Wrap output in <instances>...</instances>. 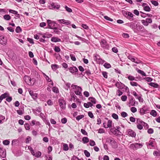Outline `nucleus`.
Returning <instances> with one entry per match:
<instances>
[{"label": "nucleus", "mask_w": 160, "mask_h": 160, "mask_svg": "<svg viewBox=\"0 0 160 160\" xmlns=\"http://www.w3.org/2000/svg\"><path fill=\"white\" fill-rule=\"evenodd\" d=\"M71 87L72 88L74 92L76 95L80 96L82 95V89L81 87L72 84L71 85Z\"/></svg>", "instance_id": "obj_1"}, {"label": "nucleus", "mask_w": 160, "mask_h": 160, "mask_svg": "<svg viewBox=\"0 0 160 160\" xmlns=\"http://www.w3.org/2000/svg\"><path fill=\"white\" fill-rule=\"evenodd\" d=\"M23 79L25 82L29 85H33L35 82V80L34 78H31L28 76H25Z\"/></svg>", "instance_id": "obj_2"}, {"label": "nucleus", "mask_w": 160, "mask_h": 160, "mask_svg": "<svg viewBox=\"0 0 160 160\" xmlns=\"http://www.w3.org/2000/svg\"><path fill=\"white\" fill-rule=\"evenodd\" d=\"M47 22L48 24L49 28L54 29H57V28L54 27L56 23L54 21L48 19L47 20Z\"/></svg>", "instance_id": "obj_3"}, {"label": "nucleus", "mask_w": 160, "mask_h": 160, "mask_svg": "<svg viewBox=\"0 0 160 160\" xmlns=\"http://www.w3.org/2000/svg\"><path fill=\"white\" fill-rule=\"evenodd\" d=\"M101 47L103 48H106L107 49H109V45L107 43L106 41L104 39H102L100 42Z\"/></svg>", "instance_id": "obj_4"}, {"label": "nucleus", "mask_w": 160, "mask_h": 160, "mask_svg": "<svg viewBox=\"0 0 160 160\" xmlns=\"http://www.w3.org/2000/svg\"><path fill=\"white\" fill-rule=\"evenodd\" d=\"M59 105L61 108L63 109L65 108L66 102L62 98L59 99L58 100Z\"/></svg>", "instance_id": "obj_5"}, {"label": "nucleus", "mask_w": 160, "mask_h": 160, "mask_svg": "<svg viewBox=\"0 0 160 160\" xmlns=\"http://www.w3.org/2000/svg\"><path fill=\"white\" fill-rule=\"evenodd\" d=\"M128 58L132 62L137 64L140 63L141 62L140 60H138L137 58L135 59L133 56L131 55H129Z\"/></svg>", "instance_id": "obj_6"}, {"label": "nucleus", "mask_w": 160, "mask_h": 160, "mask_svg": "<svg viewBox=\"0 0 160 160\" xmlns=\"http://www.w3.org/2000/svg\"><path fill=\"white\" fill-rule=\"evenodd\" d=\"M48 7L49 8L51 9H58L60 7V5H59L56 4L54 2H52L50 4V5L48 6Z\"/></svg>", "instance_id": "obj_7"}, {"label": "nucleus", "mask_w": 160, "mask_h": 160, "mask_svg": "<svg viewBox=\"0 0 160 160\" xmlns=\"http://www.w3.org/2000/svg\"><path fill=\"white\" fill-rule=\"evenodd\" d=\"M148 110L147 107L144 106L142 108L140 109V113L141 114L143 115L146 113Z\"/></svg>", "instance_id": "obj_8"}, {"label": "nucleus", "mask_w": 160, "mask_h": 160, "mask_svg": "<svg viewBox=\"0 0 160 160\" xmlns=\"http://www.w3.org/2000/svg\"><path fill=\"white\" fill-rule=\"evenodd\" d=\"M142 120L140 118L137 119V128L139 130H141L143 128V125L141 123Z\"/></svg>", "instance_id": "obj_9"}, {"label": "nucleus", "mask_w": 160, "mask_h": 160, "mask_svg": "<svg viewBox=\"0 0 160 160\" xmlns=\"http://www.w3.org/2000/svg\"><path fill=\"white\" fill-rule=\"evenodd\" d=\"M127 135L132 137H135L136 135L135 132L131 129H128L127 131Z\"/></svg>", "instance_id": "obj_10"}, {"label": "nucleus", "mask_w": 160, "mask_h": 160, "mask_svg": "<svg viewBox=\"0 0 160 160\" xmlns=\"http://www.w3.org/2000/svg\"><path fill=\"white\" fill-rule=\"evenodd\" d=\"M6 154L5 149L0 147V157L4 158L6 156Z\"/></svg>", "instance_id": "obj_11"}, {"label": "nucleus", "mask_w": 160, "mask_h": 160, "mask_svg": "<svg viewBox=\"0 0 160 160\" xmlns=\"http://www.w3.org/2000/svg\"><path fill=\"white\" fill-rule=\"evenodd\" d=\"M116 86L118 89H122L124 88L125 85L121 82H117L115 83Z\"/></svg>", "instance_id": "obj_12"}, {"label": "nucleus", "mask_w": 160, "mask_h": 160, "mask_svg": "<svg viewBox=\"0 0 160 160\" xmlns=\"http://www.w3.org/2000/svg\"><path fill=\"white\" fill-rule=\"evenodd\" d=\"M58 21L60 23H63L66 25H68L71 23V22L70 21L64 19H59Z\"/></svg>", "instance_id": "obj_13"}, {"label": "nucleus", "mask_w": 160, "mask_h": 160, "mask_svg": "<svg viewBox=\"0 0 160 160\" xmlns=\"http://www.w3.org/2000/svg\"><path fill=\"white\" fill-rule=\"evenodd\" d=\"M7 43L6 39L3 36H0V43L3 45H5Z\"/></svg>", "instance_id": "obj_14"}, {"label": "nucleus", "mask_w": 160, "mask_h": 160, "mask_svg": "<svg viewBox=\"0 0 160 160\" xmlns=\"http://www.w3.org/2000/svg\"><path fill=\"white\" fill-rule=\"evenodd\" d=\"M29 93L30 95L32 96V98L34 100L36 99L37 97V94L34 93L33 92L32 90L29 91Z\"/></svg>", "instance_id": "obj_15"}, {"label": "nucleus", "mask_w": 160, "mask_h": 160, "mask_svg": "<svg viewBox=\"0 0 160 160\" xmlns=\"http://www.w3.org/2000/svg\"><path fill=\"white\" fill-rule=\"evenodd\" d=\"M9 96L8 93H5L2 94L0 96V103H1L2 100L4 98H6L7 97Z\"/></svg>", "instance_id": "obj_16"}, {"label": "nucleus", "mask_w": 160, "mask_h": 160, "mask_svg": "<svg viewBox=\"0 0 160 160\" xmlns=\"http://www.w3.org/2000/svg\"><path fill=\"white\" fill-rule=\"evenodd\" d=\"M70 72L72 73H74L78 71V69L75 67H71L69 68Z\"/></svg>", "instance_id": "obj_17"}, {"label": "nucleus", "mask_w": 160, "mask_h": 160, "mask_svg": "<svg viewBox=\"0 0 160 160\" xmlns=\"http://www.w3.org/2000/svg\"><path fill=\"white\" fill-rule=\"evenodd\" d=\"M112 141L110 144L112 146V148H117L118 147V145L115 140L114 139Z\"/></svg>", "instance_id": "obj_18"}, {"label": "nucleus", "mask_w": 160, "mask_h": 160, "mask_svg": "<svg viewBox=\"0 0 160 160\" xmlns=\"http://www.w3.org/2000/svg\"><path fill=\"white\" fill-rule=\"evenodd\" d=\"M155 142V140L154 139H153L152 140H150L149 141V143L148 144L147 143V146H150L152 148H154V143Z\"/></svg>", "instance_id": "obj_19"}, {"label": "nucleus", "mask_w": 160, "mask_h": 160, "mask_svg": "<svg viewBox=\"0 0 160 160\" xmlns=\"http://www.w3.org/2000/svg\"><path fill=\"white\" fill-rule=\"evenodd\" d=\"M51 41L54 42H57L61 41V39L56 37H53L51 39Z\"/></svg>", "instance_id": "obj_20"}, {"label": "nucleus", "mask_w": 160, "mask_h": 160, "mask_svg": "<svg viewBox=\"0 0 160 160\" xmlns=\"http://www.w3.org/2000/svg\"><path fill=\"white\" fill-rule=\"evenodd\" d=\"M135 104H138V102H136L133 98H132L130 99L129 101V104H130L131 105L134 106Z\"/></svg>", "instance_id": "obj_21"}, {"label": "nucleus", "mask_w": 160, "mask_h": 160, "mask_svg": "<svg viewBox=\"0 0 160 160\" xmlns=\"http://www.w3.org/2000/svg\"><path fill=\"white\" fill-rule=\"evenodd\" d=\"M149 85L154 88H158L159 86L157 83L150 82L148 84Z\"/></svg>", "instance_id": "obj_22"}, {"label": "nucleus", "mask_w": 160, "mask_h": 160, "mask_svg": "<svg viewBox=\"0 0 160 160\" xmlns=\"http://www.w3.org/2000/svg\"><path fill=\"white\" fill-rule=\"evenodd\" d=\"M82 141L84 143H86L89 142V139L88 137H84L82 139Z\"/></svg>", "instance_id": "obj_23"}, {"label": "nucleus", "mask_w": 160, "mask_h": 160, "mask_svg": "<svg viewBox=\"0 0 160 160\" xmlns=\"http://www.w3.org/2000/svg\"><path fill=\"white\" fill-rule=\"evenodd\" d=\"M129 26L132 29H134V32H136L135 30L134 29H135V28L136 27L135 25V23H133V22H131L129 24Z\"/></svg>", "instance_id": "obj_24"}, {"label": "nucleus", "mask_w": 160, "mask_h": 160, "mask_svg": "<svg viewBox=\"0 0 160 160\" xmlns=\"http://www.w3.org/2000/svg\"><path fill=\"white\" fill-rule=\"evenodd\" d=\"M3 18L5 20L8 21L10 20L11 18L9 15L6 14L3 16Z\"/></svg>", "instance_id": "obj_25"}, {"label": "nucleus", "mask_w": 160, "mask_h": 160, "mask_svg": "<svg viewBox=\"0 0 160 160\" xmlns=\"http://www.w3.org/2000/svg\"><path fill=\"white\" fill-rule=\"evenodd\" d=\"M150 114L151 115L154 117H156L157 115V112L156 111L154 110H152L151 111Z\"/></svg>", "instance_id": "obj_26"}, {"label": "nucleus", "mask_w": 160, "mask_h": 160, "mask_svg": "<svg viewBox=\"0 0 160 160\" xmlns=\"http://www.w3.org/2000/svg\"><path fill=\"white\" fill-rule=\"evenodd\" d=\"M51 68L52 69L55 71L58 68V66L56 64H52L51 65Z\"/></svg>", "instance_id": "obj_27"}, {"label": "nucleus", "mask_w": 160, "mask_h": 160, "mask_svg": "<svg viewBox=\"0 0 160 160\" xmlns=\"http://www.w3.org/2000/svg\"><path fill=\"white\" fill-rule=\"evenodd\" d=\"M137 71L138 73L141 74L142 76H146V75L145 73L143 71L141 70L137 69Z\"/></svg>", "instance_id": "obj_28"}, {"label": "nucleus", "mask_w": 160, "mask_h": 160, "mask_svg": "<svg viewBox=\"0 0 160 160\" xmlns=\"http://www.w3.org/2000/svg\"><path fill=\"white\" fill-rule=\"evenodd\" d=\"M136 149L140 148L142 146V145L140 143H135Z\"/></svg>", "instance_id": "obj_29"}, {"label": "nucleus", "mask_w": 160, "mask_h": 160, "mask_svg": "<svg viewBox=\"0 0 160 160\" xmlns=\"http://www.w3.org/2000/svg\"><path fill=\"white\" fill-rule=\"evenodd\" d=\"M153 154L154 156H157L160 155V151H154L153 152Z\"/></svg>", "instance_id": "obj_30"}, {"label": "nucleus", "mask_w": 160, "mask_h": 160, "mask_svg": "<svg viewBox=\"0 0 160 160\" xmlns=\"http://www.w3.org/2000/svg\"><path fill=\"white\" fill-rule=\"evenodd\" d=\"M89 100L90 101L92 102L95 104L96 103V99L92 97H90L88 98Z\"/></svg>", "instance_id": "obj_31"}, {"label": "nucleus", "mask_w": 160, "mask_h": 160, "mask_svg": "<svg viewBox=\"0 0 160 160\" xmlns=\"http://www.w3.org/2000/svg\"><path fill=\"white\" fill-rule=\"evenodd\" d=\"M63 150L67 151L68 150V147L67 144L64 143L63 145Z\"/></svg>", "instance_id": "obj_32"}, {"label": "nucleus", "mask_w": 160, "mask_h": 160, "mask_svg": "<svg viewBox=\"0 0 160 160\" xmlns=\"http://www.w3.org/2000/svg\"><path fill=\"white\" fill-rule=\"evenodd\" d=\"M112 122L110 120H108L107 125L108 128L111 127L112 126Z\"/></svg>", "instance_id": "obj_33"}, {"label": "nucleus", "mask_w": 160, "mask_h": 160, "mask_svg": "<svg viewBox=\"0 0 160 160\" xmlns=\"http://www.w3.org/2000/svg\"><path fill=\"white\" fill-rule=\"evenodd\" d=\"M71 85V84L70 83H67L65 84V89L67 90H68V89L70 87V86Z\"/></svg>", "instance_id": "obj_34"}, {"label": "nucleus", "mask_w": 160, "mask_h": 160, "mask_svg": "<svg viewBox=\"0 0 160 160\" xmlns=\"http://www.w3.org/2000/svg\"><path fill=\"white\" fill-rule=\"evenodd\" d=\"M9 12L11 13H12L13 14H14L17 15L18 13V12L16 11H15L13 10L9 9Z\"/></svg>", "instance_id": "obj_35"}, {"label": "nucleus", "mask_w": 160, "mask_h": 160, "mask_svg": "<svg viewBox=\"0 0 160 160\" xmlns=\"http://www.w3.org/2000/svg\"><path fill=\"white\" fill-rule=\"evenodd\" d=\"M71 160H83L82 158L79 159L76 156L74 155L71 158Z\"/></svg>", "instance_id": "obj_36"}, {"label": "nucleus", "mask_w": 160, "mask_h": 160, "mask_svg": "<svg viewBox=\"0 0 160 160\" xmlns=\"http://www.w3.org/2000/svg\"><path fill=\"white\" fill-rule=\"evenodd\" d=\"M126 14L130 18H132L133 16V14L130 12H127L126 13Z\"/></svg>", "instance_id": "obj_37"}, {"label": "nucleus", "mask_w": 160, "mask_h": 160, "mask_svg": "<svg viewBox=\"0 0 160 160\" xmlns=\"http://www.w3.org/2000/svg\"><path fill=\"white\" fill-rule=\"evenodd\" d=\"M103 66L107 68H109L111 67L110 64L107 63H105Z\"/></svg>", "instance_id": "obj_38"}, {"label": "nucleus", "mask_w": 160, "mask_h": 160, "mask_svg": "<svg viewBox=\"0 0 160 160\" xmlns=\"http://www.w3.org/2000/svg\"><path fill=\"white\" fill-rule=\"evenodd\" d=\"M130 84L132 86H140V85H138L137 82H130Z\"/></svg>", "instance_id": "obj_39"}, {"label": "nucleus", "mask_w": 160, "mask_h": 160, "mask_svg": "<svg viewBox=\"0 0 160 160\" xmlns=\"http://www.w3.org/2000/svg\"><path fill=\"white\" fill-rule=\"evenodd\" d=\"M41 152L40 151H38L35 153V156L37 158L40 157L41 155Z\"/></svg>", "instance_id": "obj_40"}, {"label": "nucleus", "mask_w": 160, "mask_h": 160, "mask_svg": "<svg viewBox=\"0 0 160 160\" xmlns=\"http://www.w3.org/2000/svg\"><path fill=\"white\" fill-rule=\"evenodd\" d=\"M10 142L9 141L7 140H5L3 141V143L4 145H7L9 144Z\"/></svg>", "instance_id": "obj_41"}, {"label": "nucleus", "mask_w": 160, "mask_h": 160, "mask_svg": "<svg viewBox=\"0 0 160 160\" xmlns=\"http://www.w3.org/2000/svg\"><path fill=\"white\" fill-rule=\"evenodd\" d=\"M84 153L85 156L88 157L90 156V153L88 151L86 150H85L84 151Z\"/></svg>", "instance_id": "obj_42"}, {"label": "nucleus", "mask_w": 160, "mask_h": 160, "mask_svg": "<svg viewBox=\"0 0 160 160\" xmlns=\"http://www.w3.org/2000/svg\"><path fill=\"white\" fill-rule=\"evenodd\" d=\"M114 139L111 138V137H109V138H108L107 139V142H109L110 144L112 142V141H113Z\"/></svg>", "instance_id": "obj_43"}, {"label": "nucleus", "mask_w": 160, "mask_h": 160, "mask_svg": "<svg viewBox=\"0 0 160 160\" xmlns=\"http://www.w3.org/2000/svg\"><path fill=\"white\" fill-rule=\"evenodd\" d=\"M112 118L116 119V120H118V115L115 114V113H113L112 114Z\"/></svg>", "instance_id": "obj_44"}, {"label": "nucleus", "mask_w": 160, "mask_h": 160, "mask_svg": "<svg viewBox=\"0 0 160 160\" xmlns=\"http://www.w3.org/2000/svg\"><path fill=\"white\" fill-rule=\"evenodd\" d=\"M52 91L56 93L59 92V91L57 88L56 87H54L52 88Z\"/></svg>", "instance_id": "obj_45"}, {"label": "nucleus", "mask_w": 160, "mask_h": 160, "mask_svg": "<svg viewBox=\"0 0 160 160\" xmlns=\"http://www.w3.org/2000/svg\"><path fill=\"white\" fill-rule=\"evenodd\" d=\"M15 31L17 33H19L22 31V29L19 26H18L17 27Z\"/></svg>", "instance_id": "obj_46"}, {"label": "nucleus", "mask_w": 160, "mask_h": 160, "mask_svg": "<svg viewBox=\"0 0 160 160\" xmlns=\"http://www.w3.org/2000/svg\"><path fill=\"white\" fill-rule=\"evenodd\" d=\"M117 94L118 96H120L122 94V92L120 90L118 89L116 91Z\"/></svg>", "instance_id": "obj_47"}, {"label": "nucleus", "mask_w": 160, "mask_h": 160, "mask_svg": "<svg viewBox=\"0 0 160 160\" xmlns=\"http://www.w3.org/2000/svg\"><path fill=\"white\" fill-rule=\"evenodd\" d=\"M144 9L146 11L149 12L150 10V8L149 6H146L144 7Z\"/></svg>", "instance_id": "obj_48"}, {"label": "nucleus", "mask_w": 160, "mask_h": 160, "mask_svg": "<svg viewBox=\"0 0 160 160\" xmlns=\"http://www.w3.org/2000/svg\"><path fill=\"white\" fill-rule=\"evenodd\" d=\"M31 140V138L30 137L28 136L26 139L25 142L26 143H29L30 141Z\"/></svg>", "instance_id": "obj_49"}, {"label": "nucleus", "mask_w": 160, "mask_h": 160, "mask_svg": "<svg viewBox=\"0 0 160 160\" xmlns=\"http://www.w3.org/2000/svg\"><path fill=\"white\" fill-rule=\"evenodd\" d=\"M88 115L92 118H94L93 113L91 112H89L88 113Z\"/></svg>", "instance_id": "obj_50"}, {"label": "nucleus", "mask_w": 160, "mask_h": 160, "mask_svg": "<svg viewBox=\"0 0 160 160\" xmlns=\"http://www.w3.org/2000/svg\"><path fill=\"white\" fill-rule=\"evenodd\" d=\"M84 117V116L83 115H79L76 117V119L77 120L79 121L80 119L83 118Z\"/></svg>", "instance_id": "obj_51"}, {"label": "nucleus", "mask_w": 160, "mask_h": 160, "mask_svg": "<svg viewBox=\"0 0 160 160\" xmlns=\"http://www.w3.org/2000/svg\"><path fill=\"white\" fill-rule=\"evenodd\" d=\"M89 144L90 146H93L95 145V143L93 140H91L90 141Z\"/></svg>", "instance_id": "obj_52"}, {"label": "nucleus", "mask_w": 160, "mask_h": 160, "mask_svg": "<svg viewBox=\"0 0 160 160\" xmlns=\"http://www.w3.org/2000/svg\"><path fill=\"white\" fill-rule=\"evenodd\" d=\"M151 2L155 6H157L158 4V2L156 1L152 0L151 1Z\"/></svg>", "instance_id": "obj_53"}, {"label": "nucleus", "mask_w": 160, "mask_h": 160, "mask_svg": "<svg viewBox=\"0 0 160 160\" xmlns=\"http://www.w3.org/2000/svg\"><path fill=\"white\" fill-rule=\"evenodd\" d=\"M65 8L66 9V10L69 12H72V9L71 8H68L67 6H66L65 7Z\"/></svg>", "instance_id": "obj_54"}, {"label": "nucleus", "mask_w": 160, "mask_h": 160, "mask_svg": "<svg viewBox=\"0 0 160 160\" xmlns=\"http://www.w3.org/2000/svg\"><path fill=\"white\" fill-rule=\"evenodd\" d=\"M54 50L56 52H60V49L58 47L55 46L54 48Z\"/></svg>", "instance_id": "obj_55"}, {"label": "nucleus", "mask_w": 160, "mask_h": 160, "mask_svg": "<svg viewBox=\"0 0 160 160\" xmlns=\"http://www.w3.org/2000/svg\"><path fill=\"white\" fill-rule=\"evenodd\" d=\"M136 98L138 99L139 102H143V99L141 97V96L136 97Z\"/></svg>", "instance_id": "obj_56"}, {"label": "nucleus", "mask_w": 160, "mask_h": 160, "mask_svg": "<svg viewBox=\"0 0 160 160\" xmlns=\"http://www.w3.org/2000/svg\"><path fill=\"white\" fill-rule=\"evenodd\" d=\"M130 80L133 81L135 80V78L132 76H129L127 77Z\"/></svg>", "instance_id": "obj_57"}, {"label": "nucleus", "mask_w": 160, "mask_h": 160, "mask_svg": "<svg viewBox=\"0 0 160 160\" xmlns=\"http://www.w3.org/2000/svg\"><path fill=\"white\" fill-rule=\"evenodd\" d=\"M61 122L63 124H65L67 122V119L66 118H64L62 119L61 120Z\"/></svg>", "instance_id": "obj_58"}, {"label": "nucleus", "mask_w": 160, "mask_h": 160, "mask_svg": "<svg viewBox=\"0 0 160 160\" xmlns=\"http://www.w3.org/2000/svg\"><path fill=\"white\" fill-rule=\"evenodd\" d=\"M144 79L147 81L148 82H151L152 81V78H151L149 77H146L144 78Z\"/></svg>", "instance_id": "obj_59"}, {"label": "nucleus", "mask_w": 160, "mask_h": 160, "mask_svg": "<svg viewBox=\"0 0 160 160\" xmlns=\"http://www.w3.org/2000/svg\"><path fill=\"white\" fill-rule=\"evenodd\" d=\"M131 111L132 112L134 113L137 111V109L136 108L134 107H132L131 108Z\"/></svg>", "instance_id": "obj_60"}, {"label": "nucleus", "mask_w": 160, "mask_h": 160, "mask_svg": "<svg viewBox=\"0 0 160 160\" xmlns=\"http://www.w3.org/2000/svg\"><path fill=\"white\" fill-rule=\"evenodd\" d=\"M121 116L123 117H125L128 116V114L126 112H123L121 113Z\"/></svg>", "instance_id": "obj_61"}, {"label": "nucleus", "mask_w": 160, "mask_h": 160, "mask_svg": "<svg viewBox=\"0 0 160 160\" xmlns=\"http://www.w3.org/2000/svg\"><path fill=\"white\" fill-rule=\"evenodd\" d=\"M24 127L26 130H29L30 129V126L28 123H25L24 124Z\"/></svg>", "instance_id": "obj_62"}, {"label": "nucleus", "mask_w": 160, "mask_h": 160, "mask_svg": "<svg viewBox=\"0 0 160 160\" xmlns=\"http://www.w3.org/2000/svg\"><path fill=\"white\" fill-rule=\"evenodd\" d=\"M81 131L83 134L86 135H88V133L85 130L83 129H81Z\"/></svg>", "instance_id": "obj_63"}, {"label": "nucleus", "mask_w": 160, "mask_h": 160, "mask_svg": "<svg viewBox=\"0 0 160 160\" xmlns=\"http://www.w3.org/2000/svg\"><path fill=\"white\" fill-rule=\"evenodd\" d=\"M70 57L72 60L73 61H75L76 60V58L75 56H74L73 55L71 54L70 55Z\"/></svg>", "instance_id": "obj_64"}]
</instances>
